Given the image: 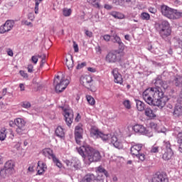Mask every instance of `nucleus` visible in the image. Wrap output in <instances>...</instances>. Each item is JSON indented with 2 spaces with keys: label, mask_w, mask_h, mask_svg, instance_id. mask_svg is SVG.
Returning a JSON list of instances; mask_svg holds the SVG:
<instances>
[{
  "label": "nucleus",
  "mask_w": 182,
  "mask_h": 182,
  "mask_svg": "<svg viewBox=\"0 0 182 182\" xmlns=\"http://www.w3.org/2000/svg\"><path fill=\"white\" fill-rule=\"evenodd\" d=\"M144 100L150 106H157L159 109H163L168 98L164 96V92L160 91L157 87L148 88L142 94Z\"/></svg>",
  "instance_id": "nucleus-1"
},
{
  "label": "nucleus",
  "mask_w": 182,
  "mask_h": 182,
  "mask_svg": "<svg viewBox=\"0 0 182 182\" xmlns=\"http://www.w3.org/2000/svg\"><path fill=\"white\" fill-rule=\"evenodd\" d=\"M90 135L92 137H94V139H102L103 141L111 143L116 149H123V144L117 139L116 135H112V134H105L95 127L91 128Z\"/></svg>",
  "instance_id": "nucleus-2"
},
{
  "label": "nucleus",
  "mask_w": 182,
  "mask_h": 182,
  "mask_svg": "<svg viewBox=\"0 0 182 182\" xmlns=\"http://www.w3.org/2000/svg\"><path fill=\"white\" fill-rule=\"evenodd\" d=\"M79 154L85 159V160H88V164L93 162L100 161L102 159V155L100 152L90 146H82L77 148Z\"/></svg>",
  "instance_id": "nucleus-3"
},
{
  "label": "nucleus",
  "mask_w": 182,
  "mask_h": 182,
  "mask_svg": "<svg viewBox=\"0 0 182 182\" xmlns=\"http://www.w3.org/2000/svg\"><path fill=\"white\" fill-rule=\"evenodd\" d=\"M141 149H143V144L132 143L130 148V153L133 157H136L140 161H144L146 160V155L142 153Z\"/></svg>",
  "instance_id": "nucleus-4"
},
{
  "label": "nucleus",
  "mask_w": 182,
  "mask_h": 182,
  "mask_svg": "<svg viewBox=\"0 0 182 182\" xmlns=\"http://www.w3.org/2000/svg\"><path fill=\"white\" fill-rule=\"evenodd\" d=\"M69 83V80L65 79V77H63L61 79H60L59 75H58L54 79V85L57 93H61V92H63V90L68 87Z\"/></svg>",
  "instance_id": "nucleus-5"
},
{
  "label": "nucleus",
  "mask_w": 182,
  "mask_h": 182,
  "mask_svg": "<svg viewBox=\"0 0 182 182\" xmlns=\"http://www.w3.org/2000/svg\"><path fill=\"white\" fill-rule=\"evenodd\" d=\"M14 167V161H6L4 164V168L0 171L1 177H2V178H5V177H8L11 174H14V173L15 172V168Z\"/></svg>",
  "instance_id": "nucleus-6"
},
{
  "label": "nucleus",
  "mask_w": 182,
  "mask_h": 182,
  "mask_svg": "<svg viewBox=\"0 0 182 182\" xmlns=\"http://www.w3.org/2000/svg\"><path fill=\"white\" fill-rule=\"evenodd\" d=\"M14 123L16 126V133L19 136H22V134H26V128L25 126L26 124V122L25 119L22 118H16L14 119Z\"/></svg>",
  "instance_id": "nucleus-7"
},
{
  "label": "nucleus",
  "mask_w": 182,
  "mask_h": 182,
  "mask_svg": "<svg viewBox=\"0 0 182 182\" xmlns=\"http://www.w3.org/2000/svg\"><path fill=\"white\" fill-rule=\"evenodd\" d=\"M132 129L135 133H139V134H145V136H147L148 137H151L153 136V132H149L147 129L141 124H135Z\"/></svg>",
  "instance_id": "nucleus-8"
},
{
  "label": "nucleus",
  "mask_w": 182,
  "mask_h": 182,
  "mask_svg": "<svg viewBox=\"0 0 182 182\" xmlns=\"http://www.w3.org/2000/svg\"><path fill=\"white\" fill-rule=\"evenodd\" d=\"M170 113L175 119H181L182 117V105L176 103L172 111H168V114H170Z\"/></svg>",
  "instance_id": "nucleus-9"
},
{
  "label": "nucleus",
  "mask_w": 182,
  "mask_h": 182,
  "mask_svg": "<svg viewBox=\"0 0 182 182\" xmlns=\"http://www.w3.org/2000/svg\"><path fill=\"white\" fill-rule=\"evenodd\" d=\"M75 139L77 144L82 143V139H83V128L82 124H78L75 128Z\"/></svg>",
  "instance_id": "nucleus-10"
},
{
  "label": "nucleus",
  "mask_w": 182,
  "mask_h": 182,
  "mask_svg": "<svg viewBox=\"0 0 182 182\" xmlns=\"http://www.w3.org/2000/svg\"><path fill=\"white\" fill-rule=\"evenodd\" d=\"M63 116L65 117L66 124L70 127L72 123H73V110L71 109H64Z\"/></svg>",
  "instance_id": "nucleus-11"
},
{
  "label": "nucleus",
  "mask_w": 182,
  "mask_h": 182,
  "mask_svg": "<svg viewBox=\"0 0 182 182\" xmlns=\"http://www.w3.org/2000/svg\"><path fill=\"white\" fill-rule=\"evenodd\" d=\"M153 82L154 83L155 86L160 90V92H161V89H160V87H163L164 90L168 88V84L167 82L161 80V76L160 75H158L156 78L153 80Z\"/></svg>",
  "instance_id": "nucleus-12"
},
{
  "label": "nucleus",
  "mask_w": 182,
  "mask_h": 182,
  "mask_svg": "<svg viewBox=\"0 0 182 182\" xmlns=\"http://www.w3.org/2000/svg\"><path fill=\"white\" fill-rule=\"evenodd\" d=\"M174 9L168 7L166 5H162L161 6V12L164 16L168 18V19H171V16H173V11Z\"/></svg>",
  "instance_id": "nucleus-13"
},
{
  "label": "nucleus",
  "mask_w": 182,
  "mask_h": 182,
  "mask_svg": "<svg viewBox=\"0 0 182 182\" xmlns=\"http://www.w3.org/2000/svg\"><path fill=\"white\" fill-rule=\"evenodd\" d=\"M151 182H168V178L166 173H156L153 176Z\"/></svg>",
  "instance_id": "nucleus-14"
},
{
  "label": "nucleus",
  "mask_w": 182,
  "mask_h": 182,
  "mask_svg": "<svg viewBox=\"0 0 182 182\" xmlns=\"http://www.w3.org/2000/svg\"><path fill=\"white\" fill-rule=\"evenodd\" d=\"M15 23L11 20H8L6 23L0 27V33H6V32H9L14 28Z\"/></svg>",
  "instance_id": "nucleus-15"
},
{
  "label": "nucleus",
  "mask_w": 182,
  "mask_h": 182,
  "mask_svg": "<svg viewBox=\"0 0 182 182\" xmlns=\"http://www.w3.org/2000/svg\"><path fill=\"white\" fill-rule=\"evenodd\" d=\"M112 75L114 76V82L119 85H123V77L119 73V68H114L112 71Z\"/></svg>",
  "instance_id": "nucleus-16"
},
{
  "label": "nucleus",
  "mask_w": 182,
  "mask_h": 182,
  "mask_svg": "<svg viewBox=\"0 0 182 182\" xmlns=\"http://www.w3.org/2000/svg\"><path fill=\"white\" fill-rule=\"evenodd\" d=\"M156 30L158 32H161V31H166V29H170V23L167 21H163L161 23L156 25Z\"/></svg>",
  "instance_id": "nucleus-17"
},
{
  "label": "nucleus",
  "mask_w": 182,
  "mask_h": 182,
  "mask_svg": "<svg viewBox=\"0 0 182 182\" xmlns=\"http://www.w3.org/2000/svg\"><path fill=\"white\" fill-rule=\"evenodd\" d=\"M156 30L158 32H161V31H166V29H170V23L167 21H163L161 23L156 25Z\"/></svg>",
  "instance_id": "nucleus-18"
},
{
  "label": "nucleus",
  "mask_w": 182,
  "mask_h": 182,
  "mask_svg": "<svg viewBox=\"0 0 182 182\" xmlns=\"http://www.w3.org/2000/svg\"><path fill=\"white\" fill-rule=\"evenodd\" d=\"M107 62L109 63H114V62H117V53L116 52H110L106 56Z\"/></svg>",
  "instance_id": "nucleus-19"
},
{
  "label": "nucleus",
  "mask_w": 182,
  "mask_h": 182,
  "mask_svg": "<svg viewBox=\"0 0 182 182\" xmlns=\"http://www.w3.org/2000/svg\"><path fill=\"white\" fill-rule=\"evenodd\" d=\"M172 43L176 49H178V48H182V35L173 38L172 40Z\"/></svg>",
  "instance_id": "nucleus-20"
},
{
  "label": "nucleus",
  "mask_w": 182,
  "mask_h": 182,
  "mask_svg": "<svg viewBox=\"0 0 182 182\" xmlns=\"http://www.w3.org/2000/svg\"><path fill=\"white\" fill-rule=\"evenodd\" d=\"M173 135L177 136V141L179 144H182V131L180 127H175Z\"/></svg>",
  "instance_id": "nucleus-21"
},
{
  "label": "nucleus",
  "mask_w": 182,
  "mask_h": 182,
  "mask_svg": "<svg viewBox=\"0 0 182 182\" xmlns=\"http://www.w3.org/2000/svg\"><path fill=\"white\" fill-rule=\"evenodd\" d=\"M47 168L48 167L46 166V164L38 161L37 167L38 176H42V174H43L44 172L46 171Z\"/></svg>",
  "instance_id": "nucleus-22"
},
{
  "label": "nucleus",
  "mask_w": 182,
  "mask_h": 182,
  "mask_svg": "<svg viewBox=\"0 0 182 182\" xmlns=\"http://www.w3.org/2000/svg\"><path fill=\"white\" fill-rule=\"evenodd\" d=\"M96 180V176L93 173L86 174L80 182H93Z\"/></svg>",
  "instance_id": "nucleus-23"
},
{
  "label": "nucleus",
  "mask_w": 182,
  "mask_h": 182,
  "mask_svg": "<svg viewBox=\"0 0 182 182\" xmlns=\"http://www.w3.org/2000/svg\"><path fill=\"white\" fill-rule=\"evenodd\" d=\"M162 159L165 160L166 161H168V160H171L173 157L174 152L173 151H162Z\"/></svg>",
  "instance_id": "nucleus-24"
},
{
  "label": "nucleus",
  "mask_w": 182,
  "mask_h": 182,
  "mask_svg": "<svg viewBox=\"0 0 182 182\" xmlns=\"http://www.w3.org/2000/svg\"><path fill=\"white\" fill-rule=\"evenodd\" d=\"M81 81L82 82L83 86H85V87L89 89V86H90V85H89V84L92 83L93 80L92 79V77L90 75H86L81 78Z\"/></svg>",
  "instance_id": "nucleus-25"
},
{
  "label": "nucleus",
  "mask_w": 182,
  "mask_h": 182,
  "mask_svg": "<svg viewBox=\"0 0 182 182\" xmlns=\"http://www.w3.org/2000/svg\"><path fill=\"white\" fill-rule=\"evenodd\" d=\"M145 116L149 119H153L156 117V112L150 107H147L144 109Z\"/></svg>",
  "instance_id": "nucleus-26"
},
{
  "label": "nucleus",
  "mask_w": 182,
  "mask_h": 182,
  "mask_svg": "<svg viewBox=\"0 0 182 182\" xmlns=\"http://www.w3.org/2000/svg\"><path fill=\"white\" fill-rule=\"evenodd\" d=\"M43 154L46 156V157H48V159H54L55 157H56L55 156V154H53V151H52V149H50V148H46L45 149L43 150Z\"/></svg>",
  "instance_id": "nucleus-27"
},
{
  "label": "nucleus",
  "mask_w": 182,
  "mask_h": 182,
  "mask_svg": "<svg viewBox=\"0 0 182 182\" xmlns=\"http://www.w3.org/2000/svg\"><path fill=\"white\" fill-rule=\"evenodd\" d=\"M159 33L163 39H166V38H168V36L171 35V28H167L166 30H162L161 31H159Z\"/></svg>",
  "instance_id": "nucleus-28"
},
{
  "label": "nucleus",
  "mask_w": 182,
  "mask_h": 182,
  "mask_svg": "<svg viewBox=\"0 0 182 182\" xmlns=\"http://www.w3.org/2000/svg\"><path fill=\"white\" fill-rule=\"evenodd\" d=\"M136 105V109L139 110V112H144L146 109V105L144 102L139 100H135Z\"/></svg>",
  "instance_id": "nucleus-29"
},
{
  "label": "nucleus",
  "mask_w": 182,
  "mask_h": 182,
  "mask_svg": "<svg viewBox=\"0 0 182 182\" xmlns=\"http://www.w3.org/2000/svg\"><path fill=\"white\" fill-rule=\"evenodd\" d=\"M180 18H182V11L173 9L171 19H180Z\"/></svg>",
  "instance_id": "nucleus-30"
},
{
  "label": "nucleus",
  "mask_w": 182,
  "mask_h": 182,
  "mask_svg": "<svg viewBox=\"0 0 182 182\" xmlns=\"http://www.w3.org/2000/svg\"><path fill=\"white\" fill-rule=\"evenodd\" d=\"M55 135L57 137H60V139H63L65 137V131H63V128L62 127L58 126L55 129Z\"/></svg>",
  "instance_id": "nucleus-31"
},
{
  "label": "nucleus",
  "mask_w": 182,
  "mask_h": 182,
  "mask_svg": "<svg viewBox=\"0 0 182 182\" xmlns=\"http://www.w3.org/2000/svg\"><path fill=\"white\" fill-rule=\"evenodd\" d=\"M111 16H113L115 19H124V14L117 12V11H111L109 13Z\"/></svg>",
  "instance_id": "nucleus-32"
},
{
  "label": "nucleus",
  "mask_w": 182,
  "mask_h": 182,
  "mask_svg": "<svg viewBox=\"0 0 182 182\" xmlns=\"http://www.w3.org/2000/svg\"><path fill=\"white\" fill-rule=\"evenodd\" d=\"M162 151H173L170 141L164 140L162 146Z\"/></svg>",
  "instance_id": "nucleus-33"
},
{
  "label": "nucleus",
  "mask_w": 182,
  "mask_h": 182,
  "mask_svg": "<svg viewBox=\"0 0 182 182\" xmlns=\"http://www.w3.org/2000/svg\"><path fill=\"white\" fill-rule=\"evenodd\" d=\"M66 65L69 70L73 69V57L70 55V58H66Z\"/></svg>",
  "instance_id": "nucleus-34"
},
{
  "label": "nucleus",
  "mask_w": 182,
  "mask_h": 182,
  "mask_svg": "<svg viewBox=\"0 0 182 182\" xmlns=\"http://www.w3.org/2000/svg\"><path fill=\"white\" fill-rule=\"evenodd\" d=\"M95 8H100V0H87Z\"/></svg>",
  "instance_id": "nucleus-35"
},
{
  "label": "nucleus",
  "mask_w": 182,
  "mask_h": 182,
  "mask_svg": "<svg viewBox=\"0 0 182 182\" xmlns=\"http://www.w3.org/2000/svg\"><path fill=\"white\" fill-rule=\"evenodd\" d=\"M96 171L97 173H103V174L105 176V177H107L109 176V173H107V171L103 168V166H100L96 168Z\"/></svg>",
  "instance_id": "nucleus-36"
},
{
  "label": "nucleus",
  "mask_w": 182,
  "mask_h": 182,
  "mask_svg": "<svg viewBox=\"0 0 182 182\" xmlns=\"http://www.w3.org/2000/svg\"><path fill=\"white\" fill-rule=\"evenodd\" d=\"M6 139V129L2 128L0 130V140L1 141H4Z\"/></svg>",
  "instance_id": "nucleus-37"
},
{
  "label": "nucleus",
  "mask_w": 182,
  "mask_h": 182,
  "mask_svg": "<svg viewBox=\"0 0 182 182\" xmlns=\"http://www.w3.org/2000/svg\"><path fill=\"white\" fill-rule=\"evenodd\" d=\"M159 150L160 148L157 145L154 144L151 147L149 153H151V154H154L156 153H159Z\"/></svg>",
  "instance_id": "nucleus-38"
},
{
  "label": "nucleus",
  "mask_w": 182,
  "mask_h": 182,
  "mask_svg": "<svg viewBox=\"0 0 182 182\" xmlns=\"http://www.w3.org/2000/svg\"><path fill=\"white\" fill-rule=\"evenodd\" d=\"M63 15L65 17L70 16V15H72V9L68 8L63 9Z\"/></svg>",
  "instance_id": "nucleus-39"
},
{
  "label": "nucleus",
  "mask_w": 182,
  "mask_h": 182,
  "mask_svg": "<svg viewBox=\"0 0 182 182\" xmlns=\"http://www.w3.org/2000/svg\"><path fill=\"white\" fill-rule=\"evenodd\" d=\"M86 99H87L89 105H90L91 106L95 105V103H96L95 98H93V97H92V95H87Z\"/></svg>",
  "instance_id": "nucleus-40"
},
{
  "label": "nucleus",
  "mask_w": 182,
  "mask_h": 182,
  "mask_svg": "<svg viewBox=\"0 0 182 182\" xmlns=\"http://www.w3.org/2000/svg\"><path fill=\"white\" fill-rule=\"evenodd\" d=\"M141 19H142V21H150V14L146 12L141 13Z\"/></svg>",
  "instance_id": "nucleus-41"
},
{
  "label": "nucleus",
  "mask_w": 182,
  "mask_h": 182,
  "mask_svg": "<svg viewBox=\"0 0 182 182\" xmlns=\"http://www.w3.org/2000/svg\"><path fill=\"white\" fill-rule=\"evenodd\" d=\"M36 4H35V14H39V4L42 2V0H35Z\"/></svg>",
  "instance_id": "nucleus-42"
},
{
  "label": "nucleus",
  "mask_w": 182,
  "mask_h": 182,
  "mask_svg": "<svg viewBox=\"0 0 182 182\" xmlns=\"http://www.w3.org/2000/svg\"><path fill=\"white\" fill-rule=\"evenodd\" d=\"M148 50L151 52V53H154V55H159V48L153 47V46H151L148 48Z\"/></svg>",
  "instance_id": "nucleus-43"
},
{
  "label": "nucleus",
  "mask_w": 182,
  "mask_h": 182,
  "mask_svg": "<svg viewBox=\"0 0 182 182\" xmlns=\"http://www.w3.org/2000/svg\"><path fill=\"white\" fill-rule=\"evenodd\" d=\"M123 105L124 106V107H126V109H132V104L130 103V100H125L123 102Z\"/></svg>",
  "instance_id": "nucleus-44"
},
{
  "label": "nucleus",
  "mask_w": 182,
  "mask_h": 182,
  "mask_svg": "<svg viewBox=\"0 0 182 182\" xmlns=\"http://www.w3.org/2000/svg\"><path fill=\"white\" fill-rule=\"evenodd\" d=\"M31 102L28 101H24L21 102V107H23L24 109H31Z\"/></svg>",
  "instance_id": "nucleus-45"
},
{
  "label": "nucleus",
  "mask_w": 182,
  "mask_h": 182,
  "mask_svg": "<svg viewBox=\"0 0 182 182\" xmlns=\"http://www.w3.org/2000/svg\"><path fill=\"white\" fill-rule=\"evenodd\" d=\"M53 161V163L56 164L57 167H58L59 168H62V163H60V161H59L58 158H56V156L54 157Z\"/></svg>",
  "instance_id": "nucleus-46"
},
{
  "label": "nucleus",
  "mask_w": 182,
  "mask_h": 182,
  "mask_svg": "<svg viewBox=\"0 0 182 182\" xmlns=\"http://www.w3.org/2000/svg\"><path fill=\"white\" fill-rule=\"evenodd\" d=\"M112 37L114 38V40L115 41L114 43H120V42H122V39L120 38V37L119 36H117V34H114L112 36Z\"/></svg>",
  "instance_id": "nucleus-47"
},
{
  "label": "nucleus",
  "mask_w": 182,
  "mask_h": 182,
  "mask_svg": "<svg viewBox=\"0 0 182 182\" xmlns=\"http://www.w3.org/2000/svg\"><path fill=\"white\" fill-rule=\"evenodd\" d=\"M70 166H71V167H74V168L75 170H77V168H79L80 167V165H79V163L76 162V164H75L74 161L73 162H71Z\"/></svg>",
  "instance_id": "nucleus-48"
},
{
  "label": "nucleus",
  "mask_w": 182,
  "mask_h": 182,
  "mask_svg": "<svg viewBox=\"0 0 182 182\" xmlns=\"http://www.w3.org/2000/svg\"><path fill=\"white\" fill-rule=\"evenodd\" d=\"M28 73H33V65L29 64L27 67Z\"/></svg>",
  "instance_id": "nucleus-49"
},
{
  "label": "nucleus",
  "mask_w": 182,
  "mask_h": 182,
  "mask_svg": "<svg viewBox=\"0 0 182 182\" xmlns=\"http://www.w3.org/2000/svg\"><path fill=\"white\" fill-rule=\"evenodd\" d=\"M73 48L75 52L77 53L79 52V46H77V43L76 42L73 41Z\"/></svg>",
  "instance_id": "nucleus-50"
},
{
  "label": "nucleus",
  "mask_w": 182,
  "mask_h": 182,
  "mask_svg": "<svg viewBox=\"0 0 182 182\" xmlns=\"http://www.w3.org/2000/svg\"><path fill=\"white\" fill-rule=\"evenodd\" d=\"M118 45H119V49L120 50H124V43H123V42H119V43H118Z\"/></svg>",
  "instance_id": "nucleus-51"
},
{
  "label": "nucleus",
  "mask_w": 182,
  "mask_h": 182,
  "mask_svg": "<svg viewBox=\"0 0 182 182\" xmlns=\"http://www.w3.org/2000/svg\"><path fill=\"white\" fill-rule=\"evenodd\" d=\"M111 36L108 34L104 35L103 36V39L105 41V42H109L110 41Z\"/></svg>",
  "instance_id": "nucleus-52"
},
{
  "label": "nucleus",
  "mask_w": 182,
  "mask_h": 182,
  "mask_svg": "<svg viewBox=\"0 0 182 182\" xmlns=\"http://www.w3.org/2000/svg\"><path fill=\"white\" fill-rule=\"evenodd\" d=\"M31 62L34 63V65H36L38 63V57L33 55L31 57Z\"/></svg>",
  "instance_id": "nucleus-53"
},
{
  "label": "nucleus",
  "mask_w": 182,
  "mask_h": 182,
  "mask_svg": "<svg viewBox=\"0 0 182 182\" xmlns=\"http://www.w3.org/2000/svg\"><path fill=\"white\" fill-rule=\"evenodd\" d=\"M149 12H150L151 14H156V12H157V9L154 7H149Z\"/></svg>",
  "instance_id": "nucleus-54"
},
{
  "label": "nucleus",
  "mask_w": 182,
  "mask_h": 182,
  "mask_svg": "<svg viewBox=\"0 0 182 182\" xmlns=\"http://www.w3.org/2000/svg\"><path fill=\"white\" fill-rule=\"evenodd\" d=\"M85 35L87 36H88V38H92L93 37V33H92V31H85Z\"/></svg>",
  "instance_id": "nucleus-55"
},
{
  "label": "nucleus",
  "mask_w": 182,
  "mask_h": 182,
  "mask_svg": "<svg viewBox=\"0 0 182 182\" xmlns=\"http://www.w3.org/2000/svg\"><path fill=\"white\" fill-rule=\"evenodd\" d=\"M86 66V63H81L77 65V69H82V68H85Z\"/></svg>",
  "instance_id": "nucleus-56"
},
{
  "label": "nucleus",
  "mask_w": 182,
  "mask_h": 182,
  "mask_svg": "<svg viewBox=\"0 0 182 182\" xmlns=\"http://www.w3.org/2000/svg\"><path fill=\"white\" fill-rule=\"evenodd\" d=\"M20 75L23 77L27 78L28 77V73H25L23 70H20Z\"/></svg>",
  "instance_id": "nucleus-57"
},
{
  "label": "nucleus",
  "mask_w": 182,
  "mask_h": 182,
  "mask_svg": "<svg viewBox=\"0 0 182 182\" xmlns=\"http://www.w3.org/2000/svg\"><path fill=\"white\" fill-rule=\"evenodd\" d=\"M46 63V55H43V58H42L41 63L40 65L41 67L43 66V64Z\"/></svg>",
  "instance_id": "nucleus-58"
},
{
  "label": "nucleus",
  "mask_w": 182,
  "mask_h": 182,
  "mask_svg": "<svg viewBox=\"0 0 182 182\" xmlns=\"http://www.w3.org/2000/svg\"><path fill=\"white\" fill-rule=\"evenodd\" d=\"M7 54L9 56H14V51L11 48H9L7 50Z\"/></svg>",
  "instance_id": "nucleus-59"
},
{
  "label": "nucleus",
  "mask_w": 182,
  "mask_h": 182,
  "mask_svg": "<svg viewBox=\"0 0 182 182\" xmlns=\"http://www.w3.org/2000/svg\"><path fill=\"white\" fill-rule=\"evenodd\" d=\"M150 126H151V128L154 129V130H156L157 129V124H155L154 122L151 123Z\"/></svg>",
  "instance_id": "nucleus-60"
},
{
  "label": "nucleus",
  "mask_w": 182,
  "mask_h": 182,
  "mask_svg": "<svg viewBox=\"0 0 182 182\" xmlns=\"http://www.w3.org/2000/svg\"><path fill=\"white\" fill-rule=\"evenodd\" d=\"M95 50L97 53H102V48L99 46L95 48Z\"/></svg>",
  "instance_id": "nucleus-61"
},
{
  "label": "nucleus",
  "mask_w": 182,
  "mask_h": 182,
  "mask_svg": "<svg viewBox=\"0 0 182 182\" xmlns=\"http://www.w3.org/2000/svg\"><path fill=\"white\" fill-rule=\"evenodd\" d=\"M19 87H20L21 92H23L25 90V85L21 83L19 85Z\"/></svg>",
  "instance_id": "nucleus-62"
},
{
  "label": "nucleus",
  "mask_w": 182,
  "mask_h": 182,
  "mask_svg": "<svg viewBox=\"0 0 182 182\" xmlns=\"http://www.w3.org/2000/svg\"><path fill=\"white\" fill-rule=\"evenodd\" d=\"M87 70L88 72H91L92 73H95V72H96V69L93 68H88Z\"/></svg>",
  "instance_id": "nucleus-63"
},
{
  "label": "nucleus",
  "mask_w": 182,
  "mask_h": 182,
  "mask_svg": "<svg viewBox=\"0 0 182 182\" xmlns=\"http://www.w3.org/2000/svg\"><path fill=\"white\" fill-rule=\"evenodd\" d=\"M9 124L10 127H14V126H16L15 121H9Z\"/></svg>",
  "instance_id": "nucleus-64"
}]
</instances>
